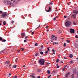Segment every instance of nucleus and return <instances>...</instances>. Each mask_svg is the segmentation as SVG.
Masks as SVG:
<instances>
[{
  "instance_id": "f257e3e1",
  "label": "nucleus",
  "mask_w": 78,
  "mask_h": 78,
  "mask_svg": "<svg viewBox=\"0 0 78 78\" xmlns=\"http://www.w3.org/2000/svg\"><path fill=\"white\" fill-rule=\"evenodd\" d=\"M38 62L40 63L41 65H44L45 60H44V59H41L39 60Z\"/></svg>"
},
{
  "instance_id": "f03ea898",
  "label": "nucleus",
  "mask_w": 78,
  "mask_h": 78,
  "mask_svg": "<svg viewBox=\"0 0 78 78\" xmlns=\"http://www.w3.org/2000/svg\"><path fill=\"white\" fill-rule=\"evenodd\" d=\"M71 24H72L71 21H67L66 22L65 26H66V27H69Z\"/></svg>"
},
{
  "instance_id": "7ed1b4c3",
  "label": "nucleus",
  "mask_w": 78,
  "mask_h": 78,
  "mask_svg": "<svg viewBox=\"0 0 78 78\" xmlns=\"http://www.w3.org/2000/svg\"><path fill=\"white\" fill-rule=\"evenodd\" d=\"M7 16V13L6 12H2V15H1L2 17H6Z\"/></svg>"
},
{
  "instance_id": "20e7f679",
  "label": "nucleus",
  "mask_w": 78,
  "mask_h": 78,
  "mask_svg": "<svg viewBox=\"0 0 78 78\" xmlns=\"http://www.w3.org/2000/svg\"><path fill=\"white\" fill-rule=\"evenodd\" d=\"M56 38H57L54 35H52L51 36V39L53 41L56 40Z\"/></svg>"
},
{
  "instance_id": "39448f33",
  "label": "nucleus",
  "mask_w": 78,
  "mask_h": 78,
  "mask_svg": "<svg viewBox=\"0 0 78 78\" xmlns=\"http://www.w3.org/2000/svg\"><path fill=\"white\" fill-rule=\"evenodd\" d=\"M70 32L71 33H75V30L73 29H70Z\"/></svg>"
},
{
  "instance_id": "423d86ee",
  "label": "nucleus",
  "mask_w": 78,
  "mask_h": 78,
  "mask_svg": "<svg viewBox=\"0 0 78 78\" xmlns=\"http://www.w3.org/2000/svg\"><path fill=\"white\" fill-rule=\"evenodd\" d=\"M76 14H74L73 15H72L71 16V18H72V17H73L74 19H76Z\"/></svg>"
},
{
  "instance_id": "0eeeda50",
  "label": "nucleus",
  "mask_w": 78,
  "mask_h": 78,
  "mask_svg": "<svg viewBox=\"0 0 78 78\" xmlns=\"http://www.w3.org/2000/svg\"><path fill=\"white\" fill-rule=\"evenodd\" d=\"M70 75V73H67L65 75V77L66 78H67L69 76V75Z\"/></svg>"
},
{
  "instance_id": "6e6552de",
  "label": "nucleus",
  "mask_w": 78,
  "mask_h": 78,
  "mask_svg": "<svg viewBox=\"0 0 78 78\" xmlns=\"http://www.w3.org/2000/svg\"><path fill=\"white\" fill-rule=\"evenodd\" d=\"M73 13H75L76 14H78V11L76 10H75L73 11Z\"/></svg>"
},
{
  "instance_id": "1a4fd4ad",
  "label": "nucleus",
  "mask_w": 78,
  "mask_h": 78,
  "mask_svg": "<svg viewBox=\"0 0 78 78\" xmlns=\"http://www.w3.org/2000/svg\"><path fill=\"white\" fill-rule=\"evenodd\" d=\"M7 2L8 5H11L12 4V3L11 2L9 1H7Z\"/></svg>"
},
{
  "instance_id": "9d476101",
  "label": "nucleus",
  "mask_w": 78,
  "mask_h": 78,
  "mask_svg": "<svg viewBox=\"0 0 78 78\" xmlns=\"http://www.w3.org/2000/svg\"><path fill=\"white\" fill-rule=\"evenodd\" d=\"M51 7L50 6L48 10L46 11V12H50V11H51Z\"/></svg>"
},
{
  "instance_id": "9b49d317",
  "label": "nucleus",
  "mask_w": 78,
  "mask_h": 78,
  "mask_svg": "<svg viewBox=\"0 0 78 78\" xmlns=\"http://www.w3.org/2000/svg\"><path fill=\"white\" fill-rule=\"evenodd\" d=\"M10 63V62H9V61H7L5 62V64H9Z\"/></svg>"
},
{
  "instance_id": "f8f14e48",
  "label": "nucleus",
  "mask_w": 78,
  "mask_h": 78,
  "mask_svg": "<svg viewBox=\"0 0 78 78\" xmlns=\"http://www.w3.org/2000/svg\"><path fill=\"white\" fill-rule=\"evenodd\" d=\"M6 66L7 67L9 68L10 67V66H11V65L9 64H8Z\"/></svg>"
},
{
  "instance_id": "ddd939ff",
  "label": "nucleus",
  "mask_w": 78,
  "mask_h": 78,
  "mask_svg": "<svg viewBox=\"0 0 78 78\" xmlns=\"http://www.w3.org/2000/svg\"><path fill=\"white\" fill-rule=\"evenodd\" d=\"M69 58H72V57H73V55L72 54H70L69 56Z\"/></svg>"
},
{
  "instance_id": "4468645a",
  "label": "nucleus",
  "mask_w": 78,
  "mask_h": 78,
  "mask_svg": "<svg viewBox=\"0 0 78 78\" xmlns=\"http://www.w3.org/2000/svg\"><path fill=\"white\" fill-rule=\"evenodd\" d=\"M21 35H22V36H23V37H25V34H24L23 33H22L21 34Z\"/></svg>"
},
{
  "instance_id": "2eb2a0df",
  "label": "nucleus",
  "mask_w": 78,
  "mask_h": 78,
  "mask_svg": "<svg viewBox=\"0 0 78 78\" xmlns=\"http://www.w3.org/2000/svg\"><path fill=\"white\" fill-rule=\"evenodd\" d=\"M37 72H41V69H37Z\"/></svg>"
},
{
  "instance_id": "dca6fc26",
  "label": "nucleus",
  "mask_w": 78,
  "mask_h": 78,
  "mask_svg": "<svg viewBox=\"0 0 78 78\" xmlns=\"http://www.w3.org/2000/svg\"><path fill=\"white\" fill-rule=\"evenodd\" d=\"M3 24L4 25H6V21H4L3 22Z\"/></svg>"
},
{
  "instance_id": "f3484780",
  "label": "nucleus",
  "mask_w": 78,
  "mask_h": 78,
  "mask_svg": "<svg viewBox=\"0 0 78 78\" xmlns=\"http://www.w3.org/2000/svg\"><path fill=\"white\" fill-rule=\"evenodd\" d=\"M74 74H72V75H71V76H72V78H74Z\"/></svg>"
},
{
  "instance_id": "a211bd4d",
  "label": "nucleus",
  "mask_w": 78,
  "mask_h": 78,
  "mask_svg": "<svg viewBox=\"0 0 78 78\" xmlns=\"http://www.w3.org/2000/svg\"><path fill=\"white\" fill-rule=\"evenodd\" d=\"M2 42H6V40H5L4 39H2Z\"/></svg>"
},
{
  "instance_id": "6ab92c4d",
  "label": "nucleus",
  "mask_w": 78,
  "mask_h": 78,
  "mask_svg": "<svg viewBox=\"0 0 78 78\" xmlns=\"http://www.w3.org/2000/svg\"><path fill=\"white\" fill-rule=\"evenodd\" d=\"M47 72L48 74H50V71L49 70H48Z\"/></svg>"
},
{
  "instance_id": "aec40b11",
  "label": "nucleus",
  "mask_w": 78,
  "mask_h": 78,
  "mask_svg": "<svg viewBox=\"0 0 78 78\" xmlns=\"http://www.w3.org/2000/svg\"><path fill=\"white\" fill-rule=\"evenodd\" d=\"M67 65L65 66L64 68L62 69V70L64 71V70H65V68H66V67H67Z\"/></svg>"
},
{
  "instance_id": "412c9836",
  "label": "nucleus",
  "mask_w": 78,
  "mask_h": 78,
  "mask_svg": "<svg viewBox=\"0 0 78 78\" xmlns=\"http://www.w3.org/2000/svg\"><path fill=\"white\" fill-rule=\"evenodd\" d=\"M59 61V59H57L56 60V62H58Z\"/></svg>"
},
{
  "instance_id": "4be33fe9",
  "label": "nucleus",
  "mask_w": 78,
  "mask_h": 78,
  "mask_svg": "<svg viewBox=\"0 0 78 78\" xmlns=\"http://www.w3.org/2000/svg\"><path fill=\"white\" fill-rule=\"evenodd\" d=\"M16 67H17V65H16L15 66H13L12 67H13L14 68H16Z\"/></svg>"
},
{
  "instance_id": "5701e85b",
  "label": "nucleus",
  "mask_w": 78,
  "mask_h": 78,
  "mask_svg": "<svg viewBox=\"0 0 78 78\" xmlns=\"http://www.w3.org/2000/svg\"><path fill=\"white\" fill-rule=\"evenodd\" d=\"M34 75V73H33L31 75H30V76H33Z\"/></svg>"
},
{
  "instance_id": "b1692460",
  "label": "nucleus",
  "mask_w": 78,
  "mask_h": 78,
  "mask_svg": "<svg viewBox=\"0 0 78 78\" xmlns=\"http://www.w3.org/2000/svg\"><path fill=\"white\" fill-rule=\"evenodd\" d=\"M2 39H3V38H2L1 37H0V41H2Z\"/></svg>"
},
{
  "instance_id": "393cba45",
  "label": "nucleus",
  "mask_w": 78,
  "mask_h": 78,
  "mask_svg": "<svg viewBox=\"0 0 78 78\" xmlns=\"http://www.w3.org/2000/svg\"><path fill=\"white\" fill-rule=\"evenodd\" d=\"M40 53L41 55H43L44 54V52H43L42 51H41Z\"/></svg>"
},
{
  "instance_id": "a878e982",
  "label": "nucleus",
  "mask_w": 78,
  "mask_h": 78,
  "mask_svg": "<svg viewBox=\"0 0 78 78\" xmlns=\"http://www.w3.org/2000/svg\"><path fill=\"white\" fill-rule=\"evenodd\" d=\"M73 24L74 25H76V23H75V21L73 22Z\"/></svg>"
},
{
  "instance_id": "bb28decb",
  "label": "nucleus",
  "mask_w": 78,
  "mask_h": 78,
  "mask_svg": "<svg viewBox=\"0 0 78 78\" xmlns=\"http://www.w3.org/2000/svg\"><path fill=\"white\" fill-rule=\"evenodd\" d=\"M66 43H65L64 44V45H63V46H64V47H66Z\"/></svg>"
},
{
  "instance_id": "cd10ccee",
  "label": "nucleus",
  "mask_w": 78,
  "mask_h": 78,
  "mask_svg": "<svg viewBox=\"0 0 78 78\" xmlns=\"http://www.w3.org/2000/svg\"><path fill=\"white\" fill-rule=\"evenodd\" d=\"M72 63H73V61H72V60H71L70 62V64H72Z\"/></svg>"
},
{
  "instance_id": "c85d7f7f",
  "label": "nucleus",
  "mask_w": 78,
  "mask_h": 78,
  "mask_svg": "<svg viewBox=\"0 0 78 78\" xmlns=\"http://www.w3.org/2000/svg\"><path fill=\"white\" fill-rule=\"evenodd\" d=\"M38 54H39V53H37L35 54V56H37V55H38Z\"/></svg>"
},
{
  "instance_id": "c756f323",
  "label": "nucleus",
  "mask_w": 78,
  "mask_h": 78,
  "mask_svg": "<svg viewBox=\"0 0 78 78\" xmlns=\"http://www.w3.org/2000/svg\"><path fill=\"white\" fill-rule=\"evenodd\" d=\"M53 3H52V2H49V5H53Z\"/></svg>"
},
{
  "instance_id": "7c9ffc66",
  "label": "nucleus",
  "mask_w": 78,
  "mask_h": 78,
  "mask_svg": "<svg viewBox=\"0 0 78 78\" xmlns=\"http://www.w3.org/2000/svg\"><path fill=\"white\" fill-rule=\"evenodd\" d=\"M66 42H68V43H69L70 42V41L69 40L68 41V40H67Z\"/></svg>"
},
{
  "instance_id": "2f4dec72",
  "label": "nucleus",
  "mask_w": 78,
  "mask_h": 78,
  "mask_svg": "<svg viewBox=\"0 0 78 78\" xmlns=\"http://www.w3.org/2000/svg\"><path fill=\"white\" fill-rule=\"evenodd\" d=\"M21 51H23V50H24V48H21Z\"/></svg>"
},
{
  "instance_id": "473e14b6",
  "label": "nucleus",
  "mask_w": 78,
  "mask_h": 78,
  "mask_svg": "<svg viewBox=\"0 0 78 78\" xmlns=\"http://www.w3.org/2000/svg\"><path fill=\"white\" fill-rule=\"evenodd\" d=\"M76 38H78V37L77 36V35H76L75 36Z\"/></svg>"
},
{
  "instance_id": "72a5a7b5",
  "label": "nucleus",
  "mask_w": 78,
  "mask_h": 78,
  "mask_svg": "<svg viewBox=\"0 0 78 78\" xmlns=\"http://www.w3.org/2000/svg\"><path fill=\"white\" fill-rule=\"evenodd\" d=\"M35 46H37V43H35Z\"/></svg>"
},
{
  "instance_id": "f704fd0d",
  "label": "nucleus",
  "mask_w": 78,
  "mask_h": 78,
  "mask_svg": "<svg viewBox=\"0 0 78 78\" xmlns=\"http://www.w3.org/2000/svg\"><path fill=\"white\" fill-rule=\"evenodd\" d=\"M50 63H46V66H47V65H48V64H50Z\"/></svg>"
},
{
  "instance_id": "c9c22d12",
  "label": "nucleus",
  "mask_w": 78,
  "mask_h": 78,
  "mask_svg": "<svg viewBox=\"0 0 78 78\" xmlns=\"http://www.w3.org/2000/svg\"><path fill=\"white\" fill-rule=\"evenodd\" d=\"M34 32H33L32 33V34H31L32 35H33V34H34Z\"/></svg>"
},
{
  "instance_id": "e433bc0d",
  "label": "nucleus",
  "mask_w": 78,
  "mask_h": 78,
  "mask_svg": "<svg viewBox=\"0 0 78 78\" xmlns=\"http://www.w3.org/2000/svg\"><path fill=\"white\" fill-rule=\"evenodd\" d=\"M56 18H55L53 19V20H56Z\"/></svg>"
},
{
  "instance_id": "4c0bfd02",
  "label": "nucleus",
  "mask_w": 78,
  "mask_h": 78,
  "mask_svg": "<svg viewBox=\"0 0 78 78\" xmlns=\"http://www.w3.org/2000/svg\"><path fill=\"white\" fill-rule=\"evenodd\" d=\"M48 51H50V49H49V48H48Z\"/></svg>"
},
{
  "instance_id": "58836bf2",
  "label": "nucleus",
  "mask_w": 78,
  "mask_h": 78,
  "mask_svg": "<svg viewBox=\"0 0 78 78\" xmlns=\"http://www.w3.org/2000/svg\"><path fill=\"white\" fill-rule=\"evenodd\" d=\"M50 77H51V75H50L48 77V78H50Z\"/></svg>"
},
{
  "instance_id": "ea45409f",
  "label": "nucleus",
  "mask_w": 78,
  "mask_h": 78,
  "mask_svg": "<svg viewBox=\"0 0 78 78\" xmlns=\"http://www.w3.org/2000/svg\"><path fill=\"white\" fill-rule=\"evenodd\" d=\"M37 78H41V76H38Z\"/></svg>"
},
{
  "instance_id": "a19ab883",
  "label": "nucleus",
  "mask_w": 78,
  "mask_h": 78,
  "mask_svg": "<svg viewBox=\"0 0 78 78\" xmlns=\"http://www.w3.org/2000/svg\"><path fill=\"white\" fill-rule=\"evenodd\" d=\"M48 53V51H46L45 52V53H47V54Z\"/></svg>"
},
{
  "instance_id": "79ce46f5",
  "label": "nucleus",
  "mask_w": 78,
  "mask_h": 78,
  "mask_svg": "<svg viewBox=\"0 0 78 78\" xmlns=\"http://www.w3.org/2000/svg\"><path fill=\"white\" fill-rule=\"evenodd\" d=\"M32 76L33 78H35V76Z\"/></svg>"
},
{
  "instance_id": "37998d69",
  "label": "nucleus",
  "mask_w": 78,
  "mask_h": 78,
  "mask_svg": "<svg viewBox=\"0 0 78 78\" xmlns=\"http://www.w3.org/2000/svg\"><path fill=\"white\" fill-rule=\"evenodd\" d=\"M52 51H53L54 52H55V50L54 49H52Z\"/></svg>"
},
{
  "instance_id": "c03bdc74",
  "label": "nucleus",
  "mask_w": 78,
  "mask_h": 78,
  "mask_svg": "<svg viewBox=\"0 0 78 78\" xmlns=\"http://www.w3.org/2000/svg\"><path fill=\"white\" fill-rule=\"evenodd\" d=\"M15 78H17V76H15Z\"/></svg>"
},
{
  "instance_id": "a18cd8bd",
  "label": "nucleus",
  "mask_w": 78,
  "mask_h": 78,
  "mask_svg": "<svg viewBox=\"0 0 78 78\" xmlns=\"http://www.w3.org/2000/svg\"><path fill=\"white\" fill-rule=\"evenodd\" d=\"M27 37H27V36L25 38V39H27Z\"/></svg>"
},
{
  "instance_id": "49530a36",
  "label": "nucleus",
  "mask_w": 78,
  "mask_h": 78,
  "mask_svg": "<svg viewBox=\"0 0 78 78\" xmlns=\"http://www.w3.org/2000/svg\"><path fill=\"white\" fill-rule=\"evenodd\" d=\"M24 42H26L27 41H26V40H24Z\"/></svg>"
},
{
  "instance_id": "de8ad7c7",
  "label": "nucleus",
  "mask_w": 78,
  "mask_h": 78,
  "mask_svg": "<svg viewBox=\"0 0 78 78\" xmlns=\"http://www.w3.org/2000/svg\"><path fill=\"white\" fill-rule=\"evenodd\" d=\"M64 18H67V16H64Z\"/></svg>"
},
{
  "instance_id": "09e8293b",
  "label": "nucleus",
  "mask_w": 78,
  "mask_h": 78,
  "mask_svg": "<svg viewBox=\"0 0 78 78\" xmlns=\"http://www.w3.org/2000/svg\"><path fill=\"white\" fill-rule=\"evenodd\" d=\"M64 58L65 59H67V58H66V57H64Z\"/></svg>"
},
{
  "instance_id": "8fccbe9b",
  "label": "nucleus",
  "mask_w": 78,
  "mask_h": 78,
  "mask_svg": "<svg viewBox=\"0 0 78 78\" xmlns=\"http://www.w3.org/2000/svg\"><path fill=\"white\" fill-rule=\"evenodd\" d=\"M39 27H40V25H39V26H38V27H37V28H39Z\"/></svg>"
},
{
  "instance_id": "3c124183",
  "label": "nucleus",
  "mask_w": 78,
  "mask_h": 78,
  "mask_svg": "<svg viewBox=\"0 0 78 78\" xmlns=\"http://www.w3.org/2000/svg\"><path fill=\"white\" fill-rule=\"evenodd\" d=\"M48 26H46V28H48Z\"/></svg>"
},
{
  "instance_id": "603ef678",
  "label": "nucleus",
  "mask_w": 78,
  "mask_h": 78,
  "mask_svg": "<svg viewBox=\"0 0 78 78\" xmlns=\"http://www.w3.org/2000/svg\"><path fill=\"white\" fill-rule=\"evenodd\" d=\"M0 13H2V11H0Z\"/></svg>"
},
{
  "instance_id": "864d4df0",
  "label": "nucleus",
  "mask_w": 78,
  "mask_h": 78,
  "mask_svg": "<svg viewBox=\"0 0 78 78\" xmlns=\"http://www.w3.org/2000/svg\"><path fill=\"white\" fill-rule=\"evenodd\" d=\"M57 68H58V69L59 68V66H57Z\"/></svg>"
},
{
  "instance_id": "5fc2aeb1",
  "label": "nucleus",
  "mask_w": 78,
  "mask_h": 78,
  "mask_svg": "<svg viewBox=\"0 0 78 78\" xmlns=\"http://www.w3.org/2000/svg\"><path fill=\"white\" fill-rule=\"evenodd\" d=\"M9 76H11V73H9Z\"/></svg>"
},
{
  "instance_id": "6e6d98bb",
  "label": "nucleus",
  "mask_w": 78,
  "mask_h": 78,
  "mask_svg": "<svg viewBox=\"0 0 78 78\" xmlns=\"http://www.w3.org/2000/svg\"><path fill=\"white\" fill-rule=\"evenodd\" d=\"M17 51H18V52L19 53V52L20 51V50H18Z\"/></svg>"
},
{
  "instance_id": "4d7b16f0",
  "label": "nucleus",
  "mask_w": 78,
  "mask_h": 78,
  "mask_svg": "<svg viewBox=\"0 0 78 78\" xmlns=\"http://www.w3.org/2000/svg\"><path fill=\"white\" fill-rule=\"evenodd\" d=\"M53 53L54 55H55V52H54Z\"/></svg>"
},
{
  "instance_id": "13d9d810",
  "label": "nucleus",
  "mask_w": 78,
  "mask_h": 78,
  "mask_svg": "<svg viewBox=\"0 0 78 78\" xmlns=\"http://www.w3.org/2000/svg\"><path fill=\"white\" fill-rule=\"evenodd\" d=\"M56 66H58V64H57L56 65Z\"/></svg>"
},
{
  "instance_id": "bf43d9fd",
  "label": "nucleus",
  "mask_w": 78,
  "mask_h": 78,
  "mask_svg": "<svg viewBox=\"0 0 78 78\" xmlns=\"http://www.w3.org/2000/svg\"><path fill=\"white\" fill-rule=\"evenodd\" d=\"M2 25V23H0V26Z\"/></svg>"
},
{
  "instance_id": "052dcab7",
  "label": "nucleus",
  "mask_w": 78,
  "mask_h": 78,
  "mask_svg": "<svg viewBox=\"0 0 78 78\" xmlns=\"http://www.w3.org/2000/svg\"><path fill=\"white\" fill-rule=\"evenodd\" d=\"M14 3H15V1H14V2H13L12 4Z\"/></svg>"
},
{
  "instance_id": "680f3d73",
  "label": "nucleus",
  "mask_w": 78,
  "mask_h": 78,
  "mask_svg": "<svg viewBox=\"0 0 78 78\" xmlns=\"http://www.w3.org/2000/svg\"><path fill=\"white\" fill-rule=\"evenodd\" d=\"M58 16H57L55 18H56H56H58Z\"/></svg>"
},
{
  "instance_id": "e2e57ef3",
  "label": "nucleus",
  "mask_w": 78,
  "mask_h": 78,
  "mask_svg": "<svg viewBox=\"0 0 78 78\" xmlns=\"http://www.w3.org/2000/svg\"><path fill=\"white\" fill-rule=\"evenodd\" d=\"M41 47V48H43V46L42 45Z\"/></svg>"
},
{
  "instance_id": "0e129e2a",
  "label": "nucleus",
  "mask_w": 78,
  "mask_h": 78,
  "mask_svg": "<svg viewBox=\"0 0 78 78\" xmlns=\"http://www.w3.org/2000/svg\"><path fill=\"white\" fill-rule=\"evenodd\" d=\"M58 76H59L58 75H57V77L58 78Z\"/></svg>"
},
{
  "instance_id": "69168bd1",
  "label": "nucleus",
  "mask_w": 78,
  "mask_h": 78,
  "mask_svg": "<svg viewBox=\"0 0 78 78\" xmlns=\"http://www.w3.org/2000/svg\"><path fill=\"white\" fill-rule=\"evenodd\" d=\"M23 66V67H25V66L24 65Z\"/></svg>"
},
{
  "instance_id": "338daca9",
  "label": "nucleus",
  "mask_w": 78,
  "mask_h": 78,
  "mask_svg": "<svg viewBox=\"0 0 78 78\" xmlns=\"http://www.w3.org/2000/svg\"><path fill=\"white\" fill-rule=\"evenodd\" d=\"M61 63H63V62L61 61Z\"/></svg>"
},
{
  "instance_id": "774afa93",
  "label": "nucleus",
  "mask_w": 78,
  "mask_h": 78,
  "mask_svg": "<svg viewBox=\"0 0 78 78\" xmlns=\"http://www.w3.org/2000/svg\"><path fill=\"white\" fill-rule=\"evenodd\" d=\"M16 4L18 3V2H16Z\"/></svg>"
}]
</instances>
